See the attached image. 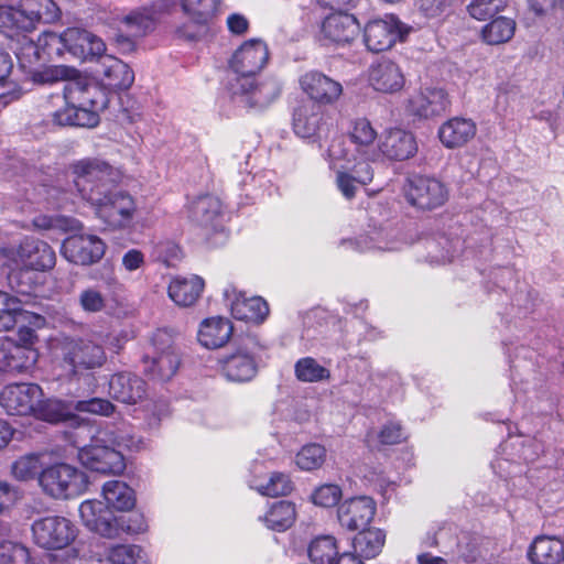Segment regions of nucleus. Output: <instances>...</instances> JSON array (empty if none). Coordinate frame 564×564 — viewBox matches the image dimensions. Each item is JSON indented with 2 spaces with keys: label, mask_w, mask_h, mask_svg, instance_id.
I'll list each match as a JSON object with an SVG mask.
<instances>
[{
  "label": "nucleus",
  "mask_w": 564,
  "mask_h": 564,
  "mask_svg": "<svg viewBox=\"0 0 564 564\" xmlns=\"http://www.w3.org/2000/svg\"><path fill=\"white\" fill-rule=\"evenodd\" d=\"M300 86L308 98L317 105H334L343 95V86L339 82L317 70H311L302 75Z\"/></svg>",
  "instance_id": "nucleus-22"
},
{
  "label": "nucleus",
  "mask_w": 564,
  "mask_h": 564,
  "mask_svg": "<svg viewBox=\"0 0 564 564\" xmlns=\"http://www.w3.org/2000/svg\"><path fill=\"white\" fill-rule=\"evenodd\" d=\"M232 330V324L227 318H206L199 326L198 341L206 348H219L230 339Z\"/></svg>",
  "instance_id": "nucleus-38"
},
{
  "label": "nucleus",
  "mask_w": 564,
  "mask_h": 564,
  "mask_svg": "<svg viewBox=\"0 0 564 564\" xmlns=\"http://www.w3.org/2000/svg\"><path fill=\"white\" fill-rule=\"evenodd\" d=\"M20 498V491L15 486L0 481V514L8 513Z\"/></svg>",
  "instance_id": "nucleus-60"
},
{
  "label": "nucleus",
  "mask_w": 564,
  "mask_h": 564,
  "mask_svg": "<svg viewBox=\"0 0 564 564\" xmlns=\"http://www.w3.org/2000/svg\"><path fill=\"white\" fill-rule=\"evenodd\" d=\"M77 193L94 207L96 216L111 229H123L137 210L133 197L116 188L115 171L98 158L78 160L70 166Z\"/></svg>",
  "instance_id": "nucleus-1"
},
{
  "label": "nucleus",
  "mask_w": 564,
  "mask_h": 564,
  "mask_svg": "<svg viewBox=\"0 0 564 564\" xmlns=\"http://www.w3.org/2000/svg\"><path fill=\"white\" fill-rule=\"evenodd\" d=\"M376 502L367 496L345 500L337 510L340 525L349 531L364 530L373 519Z\"/></svg>",
  "instance_id": "nucleus-24"
},
{
  "label": "nucleus",
  "mask_w": 564,
  "mask_h": 564,
  "mask_svg": "<svg viewBox=\"0 0 564 564\" xmlns=\"http://www.w3.org/2000/svg\"><path fill=\"white\" fill-rule=\"evenodd\" d=\"M43 491L55 499H69L82 495L88 486L87 475L65 463L43 469L39 476Z\"/></svg>",
  "instance_id": "nucleus-9"
},
{
  "label": "nucleus",
  "mask_w": 564,
  "mask_h": 564,
  "mask_svg": "<svg viewBox=\"0 0 564 564\" xmlns=\"http://www.w3.org/2000/svg\"><path fill=\"white\" fill-rule=\"evenodd\" d=\"M250 487L263 496L278 497L289 495L293 490V482L289 475L275 471L265 482L253 480Z\"/></svg>",
  "instance_id": "nucleus-46"
},
{
  "label": "nucleus",
  "mask_w": 564,
  "mask_h": 564,
  "mask_svg": "<svg viewBox=\"0 0 564 564\" xmlns=\"http://www.w3.org/2000/svg\"><path fill=\"white\" fill-rule=\"evenodd\" d=\"M107 556L110 564H148L142 549L137 545H116Z\"/></svg>",
  "instance_id": "nucleus-51"
},
{
  "label": "nucleus",
  "mask_w": 564,
  "mask_h": 564,
  "mask_svg": "<svg viewBox=\"0 0 564 564\" xmlns=\"http://www.w3.org/2000/svg\"><path fill=\"white\" fill-rule=\"evenodd\" d=\"M41 457L37 454H29L20 457L12 465V474L19 480L33 479L40 475Z\"/></svg>",
  "instance_id": "nucleus-54"
},
{
  "label": "nucleus",
  "mask_w": 564,
  "mask_h": 564,
  "mask_svg": "<svg viewBox=\"0 0 564 564\" xmlns=\"http://www.w3.org/2000/svg\"><path fill=\"white\" fill-rule=\"evenodd\" d=\"M532 564H560L564 561V541L556 536H536L528 550Z\"/></svg>",
  "instance_id": "nucleus-36"
},
{
  "label": "nucleus",
  "mask_w": 564,
  "mask_h": 564,
  "mask_svg": "<svg viewBox=\"0 0 564 564\" xmlns=\"http://www.w3.org/2000/svg\"><path fill=\"white\" fill-rule=\"evenodd\" d=\"M72 564L78 562V564H110L108 556L101 557L99 554L95 553L90 556H85V545L84 543H77L73 547H70L67 552Z\"/></svg>",
  "instance_id": "nucleus-61"
},
{
  "label": "nucleus",
  "mask_w": 564,
  "mask_h": 564,
  "mask_svg": "<svg viewBox=\"0 0 564 564\" xmlns=\"http://www.w3.org/2000/svg\"><path fill=\"white\" fill-rule=\"evenodd\" d=\"M409 28L395 15L388 14L382 19L369 21L364 29V42L373 53L390 50L398 41H403Z\"/></svg>",
  "instance_id": "nucleus-13"
},
{
  "label": "nucleus",
  "mask_w": 564,
  "mask_h": 564,
  "mask_svg": "<svg viewBox=\"0 0 564 564\" xmlns=\"http://www.w3.org/2000/svg\"><path fill=\"white\" fill-rule=\"evenodd\" d=\"M124 270L132 272L142 268L145 263V256L138 249H129L121 259Z\"/></svg>",
  "instance_id": "nucleus-63"
},
{
  "label": "nucleus",
  "mask_w": 564,
  "mask_h": 564,
  "mask_svg": "<svg viewBox=\"0 0 564 564\" xmlns=\"http://www.w3.org/2000/svg\"><path fill=\"white\" fill-rule=\"evenodd\" d=\"M506 6L507 0H471L467 11L471 18L481 21L502 11Z\"/></svg>",
  "instance_id": "nucleus-55"
},
{
  "label": "nucleus",
  "mask_w": 564,
  "mask_h": 564,
  "mask_svg": "<svg viewBox=\"0 0 564 564\" xmlns=\"http://www.w3.org/2000/svg\"><path fill=\"white\" fill-rule=\"evenodd\" d=\"M145 382L131 372H118L109 380V394L117 401L135 404L145 395Z\"/></svg>",
  "instance_id": "nucleus-32"
},
{
  "label": "nucleus",
  "mask_w": 564,
  "mask_h": 564,
  "mask_svg": "<svg viewBox=\"0 0 564 564\" xmlns=\"http://www.w3.org/2000/svg\"><path fill=\"white\" fill-rule=\"evenodd\" d=\"M205 283L198 275L175 276L167 289L169 297L178 306L188 307L199 299Z\"/></svg>",
  "instance_id": "nucleus-37"
},
{
  "label": "nucleus",
  "mask_w": 564,
  "mask_h": 564,
  "mask_svg": "<svg viewBox=\"0 0 564 564\" xmlns=\"http://www.w3.org/2000/svg\"><path fill=\"white\" fill-rule=\"evenodd\" d=\"M96 62L99 83L109 93L126 90L133 84V70L121 59L104 53Z\"/></svg>",
  "instance_id": "nucleus-21"
},
{
  "label": "nucleus",
  "mask_w": 564,
  "mask_h": 564,
  "mask_svg": "<svg viewBox=\"0 0 564 564\" xmlns=\"http://www.w3.org/2000/svg\"><path fill=\"white\" fill-rule=\"evenodd\" d=\"M78 304L86 313H99L105 310L107 301L100 290L89 286L78 294Z\"/></svg>",
  "instance_id": "nucleus-56"
},
{
  "label": "nucleus",
  "mask_w": 564,
  "mask_h": 564,
  "mask_svg": "<svg viewBox=\"0 0 564 564\" xmlns=\"http://www.w3.org/2000/svg\"><path fill=\"white\" fill-rule=\"evenodd\" d=\"M59 10L53 0H22L19 7H0V30L13 39L32 32L40 22L51 23Z\"/></svg>",
  "instance_id": "nucleus-6"
},
{
  "label": "nucleus",
  "mask_w": 564,
  "mask_h": 564,
  "mask_svg": "<svg viewBox=\"0 0 564 564\" xmlns=\"http://www.w3.org/2000/svg\"><path fill=\"white\" fill-rule=\"evenodd\" d=\"M212 33V22L197 17H188V21L175 29V36L183 41L197 42Z\"/></svg>",
  "instance_id": "nucleus-48"
},
{
  "label": "nucleus",
  "mask_w": 564,
  "mask_h": 564,
  "mask_svg": "<svg viewBox=\"0 0 564 564\" xmlns=\"http://www.w3.org/2000/svg\"><path fill=\"white\" fill-rule=\"evenodd\" d=\"M373 178V171L370 163L356 161L352 165H340L336 170V184L346 198H352L360 185L369 184Z\"/></svg>",
  "instance_id": "nucleus-31"
},
{
  "label": "nucleus",
  "mask_w": 564,
  "mask_h": 564,
  "mask_svg": "<svg viewBox=\"0 0 564 564\" xmlns=\"http://www.w3.org/2000/svg\"><path fill=\"white\" fill-rule=\"evenodd\" d=\"M31 73L35 83L53 84L59 80H65L66 83L73 80L77 75V69L65 65H53L41 70L32 69Z\"/></svg>",
  "instance_id": "nucleus-50"
},
{
  "label": "nucleus",
  "mask_w": 564,
  "mask_h": 564,
  "mask_svg": "<svg viewBox=\"0 0 564 564\" xmlns=\"http://www.w3.org/2000/svg\"><path fill=\"white\" fill-rule=\"evenodd\" d=\"M351 142L356 145V153L362 161L368 163L378 161V143L377 131L373 129L371 122L366 118L357 119L352 122L350 130Z\"/></svg>",
  "instance_id": "nucleus-34"
},
{
  "label": "nucleus",
  "mask_w": 564,
  "mask_h": 564,
  "mask_svg": "<svg viewBox=\"0 0 564 564\" xmlns=\"http://www.w3.org/2000/svg\"><path fill=\"white\" fill-rule=\"evenodd\" d=\"M41 44L50 55L59 57L66 51L80 62L97 61L107 50L101 37L80 28H67L61 34L43 32Z\"/></svg>",
  "instance_id": "nucleus-4"
},
{
  "label": "nucleus",
  "mask_w": 564,
  "mask_h": 564,
  "mask_svg": "<svg viewBox=\"0 0 564 564\" xmlns=\"http://www.w3.org/2000/svg\"><path fill=\"white\" fill-rule=\"evenodd\" d=\"M18 256L24 268L34 271L51 270L56 262V256L51 246L33 237L22 240Z\"/></svg>",
  "instance_id": "nucleus-27"
},
{
  "label": "nucleus",
  "mask_w": 564,
  "mask_h": 564,
  "mask_svg": "<svg viewBox=\"0 0 564 564\" xmlns=\"http://www.w3.org/2000/svg\"><path fill=\"white\" fill-rule=\"evenodd\" d=\"M338 552L336 540L330 535L318 536L308 545V557L314 564H332Z\"/></svg>",
  "instance_id": "nucleus-47"
},
{
  "label": "nucleus",
  "mask_w": 564,
  "mask_h": 564,
  "mask_svg": "<svg viewBox=\"0 0 564 564\" xmlns=\"http://www.w3.org/2000/svg\"><path fill=\"white\" fill-rule=\"evenodd\" d=\"M90 438L89 444L74 441L78 448V459L86 468L100 474H121L126 468L122 453L119 448H131L134 445L129 426L124 423H107L99 429L88 424H79L75 430L76 438Z\"/></svg>",
  "instance_id": "nucleus-2"
},
{
  "label": "nucleus",
  "mask_w": 564,
  "mask_h": 564,
  "mask_svg": "<svg viewBox=\"0 0 564 564\" xmlns=\"http://www.w3.org/2000/svg\"><path fill=\"white\" fill-rule=\"evenodd\" d=\"M15 46L13 47L14 54L21 68L32 72L34 66L44 58H52L55 55H50L44 46L41 44V35L37 42L28 37L24 33H20Z\"/></svg>",
  "instance_id": "nucleus-39"
},
{
  "label": "nucleus",
  "mask_w": 564,
  "mask_h": 564,
  "mask_svg": "<svg viewBox=\"0 0 564 564\" xmlns=\"http://www.w3.org/2000/svg\"><path fill=\"white\" fill-rule=\"evenodd\" d=\"M327 159L329 161V165L333 170H339L340 165L349 164L352 165L356 161H362L354 153H350L345 148V142L341 138L334 139L327 150Z\"/></svg>",
  "instance_id": "nucleus-53"
},
{
  "label": "nucleus",
  "mask_w": 564,
  "mask_h": 564,
  "mask_svg": "<svg viewBox=\"0 0 564 564\" xmlns=\"http://www.w3.org/2000/svg\"><path fill=\"white\" fill-rule=\"evenodd\" d=\"M295 376L302 382H318L327 380L330 372L312 357H304L295 364Z\"/></svg>",
  "instance_id": "nucleus-49"
},
{
  "label": "nucleus",
  "mask_w": 564,
  "mask_h": 564,
  "mask_svg": "<svg viewBox=\"0 0 564 564\" xmlns=\"http://www.w3.org/2000/svg\"><path fill=\"white\" fill-rule=\"evenodd\" d=\"M228 90L235 99L249 108L264 109L269 107L281 94V83L273 77L260 82L256 77L250 78L246 89H236L228 86Z\"/></svg>",
  "instance_id": "nucleus-18"
},
{
  "label": "nucleus",
  "mask_w": 564,
  "mask_h": 564,
  "mask_svg": "<svg viewBox=\"0 0 564 564\" xmlns=\"http://www.w3.org/2000/svg\"><path fill=\"white\" fill-rule=\"evenodd\" d=\"M378 161L382 158L391 161H403L412 158L417 151L414 135L406 130L393 128L384 130L378 140Z\"/></svg>",
  "instance_id": "nucleus-23"
},
{
  "label": "nucleus",
  "mask_w": 564,
  "mask_h": 564,
  "mask_svg": "<svg viewBox=\"0 0 564 564\" xmlns=\"http://www.w3.org/2000/svg\"><path fill=\"white\" fill-rule=\"evenodd\" d=\"M109 94L99 82L80 75L78 70L73 80L64 85V99L67 102H75L78 108L94 111L97 117L107 107Z\"/></svg>",
  "instance_id": "nucleus-11"
},
{
  "label": "nucleus",
  "mask_w": 564,
  "mask_h": 564,
  "mask_svg": "<svg viewBox=\"0 0 564 564\" xmlns=\"http://www.w3.org/2000/svg\"><path fill=\"white\" fill-rule=\"evenodd\" d=\"M172 3L159 1L150 7H143L131 11L122 19V25L129 36L141 37L152 32L160 15L167 11Z\"/></svg>",
  "instance_id": "nucleus-26"
},
{
  "label": "nucleus",
  "mask_w": 564,
  "mask_h": 564,
  "mask_svg": "<svg viewBox=\"0 0 564 564\" xmlns=\"http://www.w3.org/2000/svg\"><path fill=\"white\" fill-rule=\"evenodd\" d=\"M22 303L20 297L0 291V332H7L14 327L18 318L25 313Z\"/></svg>",
  "instance_id": "nucleus-44"
},
{
  "label": "nucleus",
  "mask_w": 564,
  "mask_h": 564,
  "mask_svg": "<svg viewBox=\"0 0 564 564\" xmlns=\"http://www.w3.org/2000/svg\"><path fill=\"white\" fill-rule=\"evenodd\" d=\"M23 550L12 542L0 538V564H14L18 555H22Z\"/></svg>",
  "instance_id": "nucleus-64"
},
{
  "label": "nucleus",
  "mask_w": 564,
  "mask_h": 564,
  "mask_svg": "<svg viewBox=\"0 0 564 564\" xmlns=\"http://www.w3.org/2000/svg\"><path fill=\"white\" fill-rule=\"evenodd\" d=\"M476 131V124L471 119L454 117L440 127L438 138L444 147L454 149L469 142L475 137Z\"/></svg>",
  "instance_id": "nucleus-35"
},
{
  "label": "nucleus",
  "mask_w": 564,
  "mask_h": 564,
  "mask_svg": "<svg viewBox=\"0 0 564 564\" xmlns=\"http://www.w3.org/2000/svg\"><path fill=\"white\" fill-rule=\"evenodd\" d=\"M79 516L88 530L106 538L116 536L121 525L113 511L96 499L83 501L79 506Z\"/></svg>",
  "instance_id": "nucleus-19"
},
{
  "label": "nucleus",
  "mask_w": 564,
  "mask_h": 564,
  "mask_svg": "<svg viewBox=\"0 0 564 564\" xmlns=\"http://www.w3.org/2000/svg\"><path fill=\"white\" fill-rule=\"evenodd\" d=\"M224 296L236 319L261 323L269 314V305L261 296L246 297L234 285L224 290Z\"/></svg>",
  "instance_id": "nucleus-20"
},
{
  "label": "nucleus",
  "mask_w": 564,
  "mask_h": 564,
  "mask_svg": "<svg viewBox=\"0 0 564 564\" xmlns=\"http://www.w3.org/2000/svg\"><path fill=\"white\" fill-rule=\"evenodd\" d=\"M57 359L67 376L80 378L100 369L107 361L105 347L98 336L66 338Z\"/></svg>",
  "instance_id": "nucleus-5"
},
{
  "label": "nucleus",
  "mask_w": 564,
  "mask_h": 564,
  "mask_svg": "<svg viewBox=\"0 0 564 564\" xmlns=\"http://www.w3.org/2000/svg\"><path fill=\"white\" fill-rule=\"evenodd\" d=\"M269 48L264 41L251 39L245 41L229 59V67L236 75L228 86L246 89L249 79L256 77L269 62Z\"/></svg>",
  "instance_id": "nucleus-8"
},
{
  "label": "nucleus",
  "mask_w": 564,
  "mask_h": 564,
  "mask_svg": "<svg viewBox=\"0 0 564 564\" xmlns=\"http://www.w3.org/2000/svg\"><path fill=\"white\" fill-rule=\"evenodd\" d=\"M75 408L80 412H87L104 416H109L115 412L116 409L115 405L109 400L101 398H93L89 400L78 401Z\"/></svg>",
  "instance_id": "nucleus-59"
},
{
  "label": "nucleus",
  "mask_w": 564,
  "mask_h": 564,
  "mask_svg": "<svg viewBox=\"0 0 564 564\" xmlns=\"http://www.w3.org/2000/svg\"><path fill=\"white\" fill-rule=\"evenodd\" d=\"M381 236H382V234L378 232V234H376V237H366L364 239L358 240L357 243H358V246L361 243L365 245L364 247H360L361 251L372 250V249L392 251V250L399 249V246L397 245L395 241L383 240V238Z\"/></svg>",
  "instance_id": "nucleus-62"
},
{
  "label": "nucleus",
  "mask_w": 564,
  "mask_h": 564,
  "mask_svg": "<svg viewBox=\"0 0 564 564\" xmlns=\"http://www.w3.org/2000/svg\"><path fill=\"white\" fill-rule=\"evenodd\" d=\"M384 540L386 535L380 529H364L354 539L352 546L360 557L371 558L381 552Z\"/></svg>",
  "instance_id": "nucleus-42"
},
{
  "label": "nucleus",
  "mask_w": 564,
  "mask_h": 564,
  "mask_svg": "<svg viewBox=\"0 0 564 564\" xmlns=\"http://www.w3.org/2000/svg\"><path fill=\"white\" fill-rule=\"evenodd\" d=\"M31 530L34 543L44 550L73 547L79 532L70 519L55 514L34 520Z\"/></svg>",
  "instance_id": "nucleus-10"
},
{
  "label": "nucleus",
  "mask_w": 564,
  "mask_h": 564,
  "mask_svg": "<svg viewBox=\"0 0 564 564\" xmlns=\"http://www.w3.org/2000/svg\"><path fill=\"white\" fill-rule=\"evenodd\" d=\"M327 451L317 443H310L301 447L296 453L295 465L304 471H313L319 469L326 462Z\"/></svg>",
  "instance_id": "nucleus-45"
},
{
  "label": "nucleus",
  "mask_w": 564,
  "mask_h": 564,
  "mask_svg": "<svg viewBox=\"0 0 564 564\" xmlns=\"http://www.w3.org/2000/svg\"><path fill=\"white\" fill-rule=\"evenodd\" d=\"M359 32L360 25L355 15L346 12H334L322 21L318 41L323 45H346L355 41Z\"/></svg>",
  "instance_id": "nucleus-15"
},
{
  "label": "nucleus",
  "mask_w": 564,
  "mask_h": 564,
  "mask_svg": "<svg viewBox=\"0 0 564 564\" xmlns=\"http://www.w3.org/2000/svg\"><path fill=\"white\" fill-rule=\"evenodd\" d=\"M102 496L108 508L129 511L135 505L134 491L123 481L109 480L102 486Z\"/></svg>",
  "instance_id": "nucleus-40"
},
{
  "label": "nucleus",
  "mask_w": 564,
  "mask_h": 564,
  "mask_svg": "<svg viewBox=\"0 0 564 564\" xmlns=\"http://www.w3.org/2000/svg\"><path fill=\"white\" fill-rule=\"evenodd\" d=\"M181 4L187 17H197L212 22L219 9L220 0H181Z\"/></svg>",
  "instance_id": "nucleus-52"
},
{
  "label": "nucleus",
  "mask_w": 564,
  "mask_h": 564,
  "mask_svg": "<svg viewBox=\"0 0 564 564\" xmlns=\"http://www.w3.org/2000/svg\"><path fill=\"white\" fill-rule=\"evenodd\" d=\"M0 405L10 415H33L36 419L57 423L65 419V404L45 398L42 388L36 383H13L0 392Z\"/></svg>",
  "instance_id": "nucleus-3"
},
{
  "label": "nucleus",
  "mask_w": 564,
  "mask_h": 564,
  "mask_svg": "<svg viewBox=\"0 0 564 564\" xmlns=\"http://www.w3.org/2000/svg\"><path fill=\"white\" fill-rule=\"evenodd\" d=\"M142 362L144 372L153 380L167 381L176 373L180 356L174 348L172 330L159 328L152 334Z\"/></svg>",
  "instance_id": "nucleus-7"
},
{
  "label": "nucleus",
  "mask_w": 564,
  "mask_h": 564,
  "mask_svg": "<svg viewBox=\"0 0 564 564\" xmlns=\"http://www.w3.org/2000/svg\"><path fill=\"white\" fill-rule=\"evenodd\" d=\"M295 506L285 500L274 502L263 518H260L270 530L282 532L291 528L295 521Z\"/></svg>",
  "instance_id": "nucleus-41"
},
{
  "label": "nucleus",
  "mask_w": 564,
  "mask_h": 564,
  "mask_svg": "<svg viewBox=\"0 0 564 564\" xmlns=\"http://www.w3.org/2000/svg\"><path fill=\"white\" fill-rule=\"evenodd\" d=\"M37 354L29 347L19 346L10 338L0 339V371L22 372L36 362Z\"/></svg>",
  "instance_id": "nucleus-30"
},
{
  "label": "nucleus",
  "mask_w": 564,
  "mask_h": 564,
  "mask_svg": "<svg viewBox=\"0 0 564 564\" xmlns=\"http://www.w3.org/2000/svg\"><path fill=\"white\" fill-rule=\"evenodd\" d=\"M221 203L213 195H202L196 197L188 205V218L202 229L216 231L221 226Z\"/></svg>",
  "instance_id": "nucleus-28"
},
{
  "label": "nucleus",
  "mask_w": 564,
  "mask_h": 564,
  "mask_svg": "<svg viewBox=\"0 0 564 564\" xmlns=\"http://www.w3.org/2000/svg\"><path fill=\"white\" fill-rule=\"evenodd\" d=\"M368 83L378 93L395 94L404 87L405 76L395 62L381 58L369 66Z\"/></svg>",
  "instance_id": "nucleus-25"
},
{
  "label": "nucleus",
  "mask_w": 564,
  "mask_h": 564,
  "mask_svg": "<svg viewBox=\"0 0 564 564\" xmlns=\"http://www.w3.org/2000/svg\"><path fill=\"white\" fill-rule=\"evenodd\" d=\"M106 252V243L96 235H72L61 247V253L70 263L90 265L97 263Z\"/></svg>",
  "instance_id": "nucleus-14"
},
{
  "label": "nucleus",
  "mask_w": 564,
  "mask_h": 564,
  "mask_svg": "<svg viewBox=\"0 0 564 564\" xmlns=\"http://www.w3.org/2000/svg\"><path fill=\"white\" fill-rule=\"evenodd\" d=\"M55 99L62 102L63 106L50 113L54 126L94 128L99 123L100 117H97L94 111L78 108L75 102H67L64 99V94L62 96L57 95Z\"/></svg>",
  "instance_id": "nucleus-33"
},
{
  "label": "nucleus",
  "mask_w": 564,
  "mask_h": 564,
  "mask_svg": "<svg viewBox=\"0 0 564 564\" xmlns=\"http://www.w3.org/2000/svg\"><path fill=\"white\" fill-rule=\"evenodd\" d=\"M408 200L422 209L438 207L447 199V189L438 180L414 175L409 180L405 189Z\"/></svg>",
  "instance_id": "nucleus-17"
},
{
  "label": "nucleus",
  "mask_w": 564,
  "mask_h": 564,
  "mask_svg": "<svg viewBox=\"0 0 564 564\" xmlns=\"http://www.w3.org/2000/svg\"><path fill=\"white\" fill-rule=\"evenodd\" d=\"M451 104V98L443 87L423 85L408 97L405 110L410 116L427 120L445 113Z\"/></svg>",
  "instance_id": "nucleus-12"
},
{
  "label": "nucleus",
  "mask_w": 564,
  "mask_h": 564,
  "mask_svg": "<svg viewBox=\"0 0 564 564\" xmlns=\"http://www.w3.org/2000/svg\"><path fill=\"white\" fill-rule=\"evenodd\" d=\"M293 130L304 139H322L328 127L324 113L315 105H301L293 115Z\"/></svg>",
  "instance_id": "nucleus-29"
},
{
  "label": "nucleus",
  "mask_w": 564,
  "mask_h": 564,
  "mask_svg": "<svg viewBox=\"0 0 564 564\" xmlns=\"http://www.w3.org/2000/svg\"><path fill=\"white\" fill-rule=\"evenodd\" d=\"M258 345L248 339L235 352L219 360L223 375L229 381L245 382L251 380L258 371L256 357Z\"/></svg>",
  "instance_id": "nucleus-16"
},
{
  "label": "nucleus",
  "mask_w": 564,
  "mask_h": 564,
  "mask_svg": "<svg viewBox=\"0 0 564 564\" xmlns=\"http://www.w3.org/2000/svg\"><path fill=\"white\" fill-rule=\"evenodd\" d=\"M516 23L512 19L499 17L482 28V40L489 45L508 42L514 34Z\"/></svg>",
  "instance_id": "nucleus-43"
},
{
  "label": "nucleus",
  "mask_w": 564,
  "mask_h": 564,
  "mask_svg": "<svg viewBox=\"0 0 564 564\" xmlns=\"http://www.w3.org/2000/svg\"><path fill=\"white\" fill-rule=\"evenodd\" d=\"M341 495L343 492L338 485L324 484L312 492L311 500L316 506L330 508L338 503Z\"/></svg>",
  "instance_id": "nucleus-57"
},
{
  "label": "nucleus",
  "mask_w": 564,
  "mask_h": 564,
  "mask_svg": "<svg viewBox=\"0 0 564 564\" xmlns=\"http://www.w3.org/2000/svg\"><path fill=\"white\" fill-rule=\"evenodd\" d=\"M373 437L375 434L372 433L367 435V442L369 446H371ZM376 437L383 445H393L400 443L404 438V435L399 423L389 422L382 426L381 431L376 435Z\"/></svg>",
  "instance_id": "nucleus-58"
}]
</instances>
